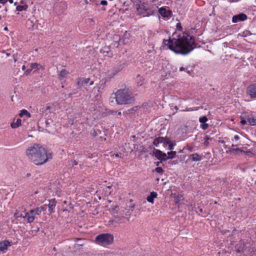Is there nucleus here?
Segmentation results:
<instances>
[{"mask_svg":"<svg viewBox=\"0 0 256 256\" xmlns=\"http://www.w3.org/2000/svg\"><path fill=\"white\" fill-rule=\"evenodd\" d=\"M164 44L176 54L186 55L196 47L194 38L186 32L175 33L169 40H164Z\"/></svg>","mask_w":256,"mask_h":256,"instance_id":"1","label":"nucleus"},{"mask_svg":"<svg viewBox=\"0 0 256 256\" xmlns=\"http://www.w3.org/2000/svg\"><path fill=\"white\" fill-rule=\"evenodd\" d=\"M26 155L36 165H40L52 159L50 154H48L44 148L34 144L26 150Z\"/></svg>","mask_w":256,"mask_h":256,"instance_id":"2","label":"nucleus"},{"mask_svg":"<svg viewBox=\"0 0 256 256\" xmlns=\"http://www.w3.org/2000/svg\"><path fill=\"white\" fill-rule=\"evenodd\" d=\"M46 209L47 206L45 204L34 210H32L25 213L24 214H21L19 215L18 212H16L14 216L17 218L20 217L26 218L28 222L32 223L34 221L36 216L40 215L42 212L46 211Z\"/></svg>","mask_w":256,"mask_h":256,"instance_id":"3","label":"nucleus"},{"mask_svg":"<svg viewBox=\"0 0 256 256\" xmlns=\"http://www.w3.org/2000/svg\"><path fill=\"white\" fill-rule=\"evenodd\" d=\"M116 98V102L118 104H124L132 102L133 101L132 97L130 94L126 89L120 90L114 96Z\"/></svg>","mask_w":256,"mask_h":256,"instance_id":"4","label":"nucleus"},{"mask_svg":"<svg viewBox=\"0 0 256 256\" xmlns=\"http://www.w3.org/2000/svg\"><path fill=\"white\" fill-rule=\"evenodd\" d=\"M95 241L100 245L107 246L113 242L114 236L108 233L100 234L96 237Z\"/></svg>","mask_w":256,"mask_h":256,"instance_id":"5","label":"nucleus"},{"mask_svg":"<svg viewBox=\"0 0 256 256\" xmlns=\"http://www.w3.org/2000/svg\"><path fill=\"white\" fill-rule=\"evenodd\" d=\"M12 246V242L8 240H4L0 242V254L6 253L8 248Z\"/></svg>","mask_w":256,"mask_h":256,"instance_id":"6","label":"nucleus"},{"mask_svg":"<svg viewBox=\"0 0 256 256\" xmlns=\"http://www.w3.org/2000/svg\"><path fill=\"white\" fill-rule=\"evenodd\" d=\"M168 143V138L160 136L156 138L153 142L154 145L156 147L158 146L160 144H165Z\"/></svg>","mask_w":256,"mask_h":256,"instance_id":"7","label":"nucleus"},{"mask_svg":"<svg viewBox=\"0 0 256 256\" xmlns=\"http://www.w3.org/2000/svg\"><path fill=\"white\" fill-rule=\"evenodd\" d=\"M154 154L158 159L161 160H168V156L166 154L162 152L159 150H154Z\"/></svg>","mask_w":256,"mask_h":256,"instance_id":"8","label":"nucleus"},{"mask_svg":"<svg viewBox=\"0 0 256 256\" xmlns=\"http://www.w3.org/2000/svg\"><path fill=\"white\" fill-rule=\"evenodd\" d=\"M247 18V16L244 14H240L232 17V22L236 23L240 21H244Z\"/></svg>","mask_w":256,"mask_h":256,"instance_id":"9","label":"nucleus"},{"mask_svg":"<svg viewBox=\"0 0 256 256\" xmlns=\"http://www.w3.org/2000/svg\"><path fill=\"white\" fill-rule=\"evenodd\" d=\"M248 92L252 98H256V84H252L248 88Z\"/></svg>","mask_w":256,"mask_h":256,"instance_id":"10","label":"nucleus"},{"mask_svg":"<svg viewBox=\"0 0 256 256\" xmlns=\"http://www.w3.org/2000/svg\"><path fill=\"white\" fill-rule=\"evenodd\" d=\"M158 12L163 18H169L172 14V11L170 10H166L164 7L160 8L158 10Z\"/></svg>","mask_w":256,"mask_h":256,"instance_id":"11","label":"nucleus"},{"mask_svg":"<svg viewBox=\"0 0 256 256\" xmlns=\"http://www.w3.org/2000/svg\"><path fill=\"white\" fill-rule=\"evenodd\" d=\"M19 116L20 118H24V120H26L27 118H30L31 114L27 110L23 109L19 114Z\"/></svg>","mask_w":256,"mask_h":256,"instance_id":"12","label":"nucleus"},{"mask_svg":"<svg viewBox=\"0 0 256 256\" xmlns=\"http://www.w3.org/2000/svg\"><path fill=\"white\" fill-rule=\"evenodd\" d=\"M158 196V194L155 192H152L150 193V195L147 197L146 200L148 202L151 204H154V199Z\"/></svg>","mask_w":256,"mask_h":256,"instance_id":"13","label":"nucleus"},{"mask_svg":"<svg viewBox=\"0 0 256 256\" xmlns=\"http://www.w3.org/2000/svg\"><path fill=\"white\" fill-rule=\"evenodd\" d=\"M56 204V201L54 198H52L49 200L48 208L49 212H53V208L55 207Z\"/></svg>","mask_w":256,"mask_h":256,"instance_id":"14","label":"nucleus"},{"mask_svg":"<svg viewBox=\"0 0 256 256\" xmlns=\"http://www.w3.org/2000/svg\"><path fill=\"white\" fill-rule=\"evenodd\" d=\"M190 157L192 161L198 162L200 161L202 159V156L197 153H194L190 155Z\"/></svg>","mask_w":256,"mask_h":256,"instance_id":"15","label":"nucleus"},{"mask_svg":"<svg viewBox=\"0 0 256 256\" xmlns=\"http://www.w3.org/2000/svg\"><path fill=\"white\" fill-rule=\"evenodd\" d=\"M30 67L32 69L34 70H43L44 68L43 66L38 63L34 62V63H32L30 64Z\"/></svg>","mask_w":256,"mask_h":256,"instance_id":"16","label":"nucleus"},{"mask_svg":"<svg viewBox=\"0 0 256 256\" xmlns=\"http://www.w3.org/2000/svg\"><path fill=\"white\" fill-rule=\"evenodd\" d=\"M22 120L20 118H18L16 122H13L10 126L12 128H18L21 125Z\"/></svg>","mask_w":256,"mask_h":256,"instance_id":"17","label":"nucleus"},{"mask_svg":"<svg viewBox=\"0 0 256 256\" xmlns=\"http://www.w3.org/2000/svg\"><path fill=\"white\" fill-rule=\"evenodd\" d=\"M136 82L138 86H142L146 82V80L142 76H138L136 77Z\"/></svg>","mask_w":256,"mask_h":256,"instance_id":"18","label":"nucleus"},{"mask_svg":"<svg viewBox=\"0 0 256 256\" xmlns=\"http://www.w3.org/2000/svg\"><path fill=\"white\" fill-rule=\"evenodd\" d=\"M90 81V78H80L78 80V85H82L84 84H88Z\"/></svg>","mask_w":256,"mask_h":256,"instance_id":"19","label":"nucleus"},{"mask_svg":"<svg viewBox=\"0 0 256 256\" xmlns=\"http://www.w3.org/2000/svg\"><path fill=\"white\" fill-rule=\"evenodd\" d=\"M248 122L249 124L251 126H256V118H248Z\"/></svg>","mask_w":256,"mask_h":256,"instance_id":"20","label":"nucleus"},{"mask_svg":"<svg viewBox=\"0 0 256 256\" xmlns=\"http://www.w3.org/2000/svg\"><path fill=\"white\" fill-rule=\"evenodd\" d=\"M27 8H28V6L26 4L23 5V6L18 5L16 7V10L18 11L21 12L24 10H26L27 9Z\"/></svg>","mask_w":256,"mask_h":256,"instance_id":"21","label":"nucleus"},{"mask_svg":"<svg viewBox=\"0 0 256 256\" xmlns=\"http://www.w3.org/2000/svg\"><path fill=\"white\" fill-rule=\"evenodd\" d=\"M51 109V107L50 106H43L42 108H41L40 110V112L44 114V112H46V111L48 110H50V112L51 111L50 110Z\"/></svg>","mask_w":256,"mask_h":256,"instance_id":"22","label":"nucleus"},{"mask_svg":"<svg viewBox=\"0 0 256 256\" xmlns=\"http://www.w3.org/2000/svg\"><path fill=\"white\" fill-rule=\"evenodd\" d=\"M120 68H113V69L112 70V74H110V76H114L115 74H116L118 72L120 71Z\"/></svg>","mask_w":256,"mask_h":256,"instance_id":"23","label":"nucleus"},{"mask_svg":"<svg viewBox=\"0 0 256 256\" xmlns=\"http://www.w3.org/2000/svg\"><path fill=\"white\" fill-rule=\"evenodd\" d=\"M176 155V152L174 151H171L168 152V158H173L175 157Z\"/></svg>","mask_w":256,"mask_h":256,"instance_id":"24","label":"nucleus"},{"mask_svg":"<svg viewBox=\"0 0 256 256\" xmlns=\"http://www.w3.org/2000/svg\"><path fill=\"white\" fill-rule=\"evenodd\" d=\"M68 74V72L66 70H62L60 72L59 76L60 77L63 78H64Z\"/></svg>","mask_w":256,"mask_h":256,"instance_id":"25","label":"nucleus"},{"mask_svg":"<svg viewBox=\"0 0 256 256\" xmlns=\"http://www.w3.org/2000/svg\"><path fill=\"white\" fill-rule=\"evenodd\" d=\"M208 119L206 116H204L200 118L199 121L200 123H206L208 121Z\"/></svg>","mask_w":256,"mask_h":256,"instance_id":"26","label":"nucleus"},{"mask_svg":"<svg viewBox=\"0 0 256 256\" xmlns=\"http://www.w3.org/2000/svg\"><path fill=\"white\" fill-rule=\"evenodd\" d=\"M210 139V136L206 135L204 136V145L206 146H208V144H209V142H208V140Z\"/></svg>","mask_w":256,"mask_h":256,"instance_id":"27","label":"nucleus"},{"mask_svg":"<svg viewBox=\"0 0 256 256\" xmlns=\"http://www.w3.org/2000/svg\"><path fill=\"white\" fill-rule=\"evenodd\" d=\"M165 144L168 146V150H172L174 149V145L171 143V142L169 139H168V143Z\"/></svg>","mask_w":256,"mask_h":256,"instance_id":"28","label":"nucleus"},{"mask_svg":"<svg viewBox=\"0 0 256 256\" xmlns=\"http://www.w3.org/2000/svg\"><path fill=\"white\" fill-rule=\"evenodd\" d=\"M230 152H242V150H241L240 148H232L230 149Z\"/></svg>","mask_w":256,"mask_h":256,"instance_id":"29","label":"nucleus"},{"mask_svg":"<svg viewBox=\"0 0 256 256\" xmlns=\"http://www.w3.org/2000/svg\"><path fill=\"white\" fill-rule=\"evenodd\" d=\"M208 124H206V123H203V124H200V128L202 129V130H206L208 128Z\"/></svg>","mask_w":256,"mask_h":256,"instance_id":"30","label":"nucleus"},{"mask_svg":"<svg viewBox=\"0 0 256 256\" xmlns=\"http://www.w3.org/2000/svg\"><path fill=\"white\" fill-rule=\"evenodd\" d=\"M155 171L158 174H162L163 172V170L161 167H157L155 169Z\"/></svg>","mask_w":256,"mask_h":256,"instance_id":"31","label":"nucleus"},{"mask_svg":"<svg viewBox=\"0 0 256 256\" xmlns=\"http://www.w3.org/2000/svg\"><path fill=\"white\" fill-rule=\"evenodd\" d=\"M116 95V93H114V94H112L110 96V101L112 102H114V100H116V98H114V96H115Z\"/></svg>","mask_w":256,"mask_h":256,"instance_id":"32","label":"nucleus"},{"mask_svg":"<svg viewBox=\"0 0 256 256\" xmlns=\"http://www.w3.org/2000/svg\"><path fill=\"white\" fill-rule=\"evenodd\" d=\"M176 27L179 30H182V27L181 26V24L180 22H178L176 24Z\"/></svg>","mask_w":256,"mask_h":256,"instance_id":"33","label":"nucleus"},{"mask_svg":"<svg viewBox=\"0 0 256 256\" xmlns=\"http://www.w3.org/2000/svg\"><path fill=\"white\" fill-rule=\"evenodd\" d=\"M100 4H102V6H106V5H107L108 2H107L106 0H102L100 2Z\"/></svg>","mask_w":256,"mask_h":256,"instance_id":"34","label":"nucleus"},{"mask_svg":"<svg viewBox=\"0 0 256 256\" xmlns=\"http://www.w3.org/2000/svg\"><path fill=\"white\" fill-rule=\"evenodd\" d=\"M32 69H30V70H27L24 73V74L25 75H26L28 76V74H30V73L31 72Z\"/></svg>","mask_w":256,"mask_h":256,"instance_id":"35","label":"nucleus"},{"mask_svg":"<svg viewBox=\"0 0 256 256\" xmlns=\"http://www.w3.org/2000/svg\"><path fill=\"white\" fill-rule=\"evenodd\" d=\"M7 2V0H0V4L4 5Z\"/></svg>","mask_w":256,"mask_h":256,"instance_id":"36","label":"nucleus"},{"mask_svg":"<svg viewBox=\"0 0 256 256\" xmlns=\"http://www.w3.org/2000/svg\"><path fill=\"white\" fill-rule=\"evenodd\" d=\"M240 122L242 124L244 125L246 124V121L245 120H242Z\"/></svg>","mask_w":256,"mask_h":256,"instance_id":"37","label":"nucleus"},{"mask_svg":"<svg viewBox=\"0 0 256 256\" xmlns=\"http://www.w3.org/2000/svg\"><path fill=\"white\" fill-rule=\"evenodd\" d=\"M234 139L236 140H240V136L238 135H236L234 136Z\"/></svg>","mask_w":256,"mask_h":256,"instance_id":"38","label":"nucleus"},{"mask_svg":"<svg viewBox=\"0 0 256 256\" xmlns=\"http://www.w3.org/2000/svg\"><path fill=\"white\" fill-rule=\"evenodd\" d=\"M72 162L73 166H76L78 164V162L75 160H73Z\"/></svg>","mask_w":256,"mask_h":256,"instance_id":"39","label":"nucleus"},{"mask_svg":"<svg viewBox=\"0 0 256 256\" xmlns=\"http://www.w3.org/2000/svg\"><path fill=\"white\" fill-rule=\"evenodd\" d=\"M184 70H185V68L184 67L182 66L180 68V71H184Z\"/></svg>","mask_w":256,"mask_h":256,"instance_id":"40","label":"nucleus"},{"mask_svg":"<svg viewBox=\"0 0 256 256\" xmlns=\"http://www.w3.org/2000/svg\"><path fill=\"white\" fill-rule=\"evenodd\" d=\"M8 2L10 4H12L14 0H7V2Z\"/></svg>","mask_w":256,"mask_h":256,"instance_id":"41","label":"nucleus"},{"mask_svg":"<svg viewBox=\"0 0 256 256\" xmlns=\"http://www.w3.org/2000/svg\"><path fill=\"white\" fill-rule=\"evenodd\" d=\"M22 70H25L26 69V66L24 65H23L22 68Z\"/></svg>","mask_w":256,"mask_h":256,"instance_id":"42","label":"nucleus"},{"mask_svg":"<svg viewBox=\"0 0 256 256\" xmlns=\"http://www.w3.org/2000/svg\"><path fill=\"white\" fill-rule=\"evenodd\" d=\"M94 84V82L93 81H91L90 82V85H92Z\"/></svg>","mask_w":256,"mask_h":256,"instance_id":"43","label":"nucleus"},{"mask_svg":"<svg viewBox=\"0 0 256 256\" xmlns=\"http://www.w3.org/2000/svg\"><path fill=\"white\" fill-rule=\"evenodd\" d=\"M121 114H122V113H121V112H118V115H120H120H121Z\"/></svg>","mask_w":256,"mask_h":256,"instance_id":"44","label":"nucleus"},{"mask_svg":"<svg viewBox=\"0 0 256 256\" xmlns=\"http://www.w3.org/2000/svg\"><path fill=\"white\" fill-rule=\"evenodd\" d=\"M115 156H116V157H118V154H115Z\"/></svg>","mask_w":256,"mask_h":256,"instance_id":"45","label":"nucleus"},{"mask_svg":"<svg viewBox=\"0 0 256 256\" xmlns=\"http://www.w3.org/2000/svg\"><path fill=\"white\" fill-rule=\"evenodd\" d=\"M159 164H160V162H157L156 164V166H158Z\"/></svg>","mask_w":256,"mask_h":256,"instance_id":"46","label":"nucleus"},{"mask_svg":"<svg viewBox=\"0 0 256 256\" xmlns=\"http://www.w3.org/2000/svg\"><path fill=\"white\" fill-rule=\"evenodd\" d=\"M132 210H133V208H134V205H132Z\"/></svg>","mask_w":256,"mask_h":256,"instance_id":"47","label":"nucleus"},{"mask_svg":"<svg viewBox=\"0 0 256 256\" xmlns=\"http://www.w3.org/2000/svg\"><path fill=\"white\" fill-rule=\"evenodd\" d=\"M174 108H176V110H177V109H178V107H177V106H175V107H174Z\"/></svg>","mask_w":256,"mask_h":256,"instance_id":"48","label":"nucleus"},{"mask_svg":"<svg viewBox=\"0 0 256 256\" xmlns=\"http://www.w3.org/2000/svg\"><path fill=\"white\" fill-rule=\"evenodd\" d=\"M4 30H7V28L6 27L4 28Z\"/></svg>","mask_w":256,"mask_h":256,"instance_id":"49","label":"nucleus"},{"mask_svg":"<svg viewBox=\"0 0 256 256\" xmlns=\"http://www.w3.org/2000/svg\"><path fill=\"white\" fill-rule=\"evenodd\" d=\"M29 21H30L31 22H32V20H28V22Z\"/></svg>","mask_w":256,"mask_h":256,"instance_id":"50","label":"nucleus"},{"mask_svg":"<svg viewBox=\"0 0 256 256\" xmlns=\"http://www.w3.org/2000/svg\"><path fill=\"white\" fill-rule=\"evenodd\" d=\"M54 250H56L55 248H54Z\"/></svg>","mask_w":256,"mask_h":256,"instance_id":"51","label":"nucleus"},{"mask_svg":"<svg viewBox=\"0 0 256 256\" xmlns=\"http://www.w3.org/2000/svg\"><path fill=\"white\" fill-rule=\"evenodd\" d=\"M1 8V6H0V8Z\"/></svg>","mask_w":256,"mask_h":256,"instance_id":"52","label":"nucleus"}]
</instances>
